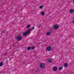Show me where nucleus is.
<instances>
[{"mask_svg": "<svg viewBox=\"0 0 74 74\" xmlns=\"http://www.w3.org/2000/svg\"><path fill=\"white\" fill-rule=\"evenodd\" d=\"M40 67L41 69H44L45 67V64L43 63H42L40 64Z\"/></svg>", "mask_w": 74, "mask_h": 74, "instance_id": "1", "label": "nucleus"}, {"mask_svg": "<svg viewBox=\"0 0 74 74\" xmlns=\"http://www.w3.org/2000/svg\"><path fill=\"white\" fill-rule=\"evenodd\" d=\"M27 50H30V49H34V47H27Z\"/></svg>", "mask_w": 74, "mask_h": 74, "instance_id": "2", "label": "nucleus"}, {"mask_svg": "<svg viewBox=\"0 0 74 74\" xmlns=\"http://www.w3.org/2000/svg\"><path fill=\"white\" fill-rule=\"evenodd\" d=\"M26 33H27V34H30V33H31L30 32V29L29 28L28 29H27Z\"/></svg>", "mask_w": 74, "mask_h": 74, "instance_id": "3", "label": "nucleus"}, {"mask_svg": "<svg viewBox=\"0 0 74 74\" xmlns=\"http://www.w3.org/2000/svg\"><path fill=\"white\" fill-rule=\"evenodd\" d=\"M17 39L18 41H21V39H22V37L20 36H18L17 38Z\"/></svg>", "mask_w": 74, "mask_h": 74, "instance_id": "4", "label": "nucleus"}, {"mask_svg": "<svg viewBox=\"0 0 74 74\" xmlns=\"http://www.w3.org/2000/svg\"><path fill=\"white\" fill-rule=\"evenodd\" d=\"M52 49V48L51 47H47L46 49L47 51H51V49Z\"/></svg>", "mask_w": 74, "mask_h": 74, "instance_id": "5", "label": "nucleus"}, {"mask_svg": "<svg viewBox=\"0 0 74 74\" xmlns=\"http://www.w3.org/2000/svg\"><path fill=\"white\" fill-rule=\"evenodd\" d=\"M54 29H58L59 27V26L58 25H55L54 26Z\"/></svg>", "mask_w": 74, "mask_h": 74, "instance_id": "6", "label": "nucleus"}, {"mask_svg": "<svg viewBox=\"0 0 74 74\" xmlns=\"http://www.w3.org/2000/svg\"><path fill=\"white\" fill-rule=\"evenodd\" d=\"M53 71H56L57 70V67H54L53 68Z\"/></svg>", "mask_w": 74, "mask_h": 74, "instance_id": "7", "label": "nucleus"}, {"mask_svg": "<svg viewBox=\"0 0 74 74\" xmlns=\"http://www.w3.org/2000/svg\"><path fill=\"white\" fill-rule=\"evenodd\" d=\"M65 67H67L68 66V64L67 63H65L64 64Z\"/></svg>", "mask_w": 74, "mask_h": 74, "instance_id": "8", "label": "nucleus"}, {"mask_svg": "<svg viewBox=\"0 0 74 74\" xmlns=\"http://www.w3.org/2000/svg\"><path fill=\"white\" fill-rule=\"evenodd\" d=\"M48 61L49 63H51V62H53V60L51 59H49L48 60Z\"/></svg>", "mask_w": 74, "mask_h": 74, "instance_id": "9", "label": "nucleus"}, {"mask_svg": "<svg viewBox=\"0 0 74 74\" xmlns=\"http://www.w3.org/2000/svg\"><path fill=\"white\" fill-rule=\"evenodd\" d=\"M74 11L73 10H70V13L71 14H73V13H74Z\"/></svg>", "mask_w": 74, "mask_h": 74, "instance_id": "10", "label": "nucleus"}, {"mask_svg": "<svg viewBox=\"0 0 74 74\" xmlns=\"http://www.w3.org/2000/svg\"><path fill=\"white\" fill-rule=\"evenodd\" d=\"M41 14L42 16H44V15H45V13H44V12H42L41 13Z\"/></svg>", "mask_w": 74, "mask_h": 74, "instance_id": "11", "label": "nucleus"}, {"mask_svg": "<svg viewBox=\"0 0 74 74\" xmlns=\"http://www.w3.org/2000/svg\"><path fill=\"white\" fill-rule=\"evenodd\" d=\"M27 34V32H25L23 34V36H26Z\"/></svg>", "mask_w": 74, "mask_h": 74, "instance_id": "12", "label": "nucleus"}, {"mask_svg": "<svg viewBox=\"0 0 74 74\" xmlns=\"http://www.w3.org/2000/svg\"><path fill=\"white\" fill-rule=\"evenodd\" d=\"M63 66H60L59 67V70H62V69H63Z\"/></svg>", "mask_w": 74, "mask_h": 74, "instance_id": "13", "label": "nucleus"}, {"mask_svg": "<svg viewBox=\"0 0 74 74\" xmlns=\"http://www.w3.org/2000/svg\"><path fill=\"white\" fill-rule=\"evenodd\" d=\"M50 34H51V32H49L47 33V36H49Z\"/></svg>", "mask_w": 74, "mask_h": 74, "instance_id": "14", "label": "nucleus"}, {"mask_svg": "<svg viewBox=\"0 0 74 74\" xmlns=\"http://www.w3.org/2000/svg\"><path fill=\"white\" fill-rule=\"evenodd\" d=\"M34 27H32V28H31V31H32L33 30H34Z\"/></svg>", "mask_w": 74, "mask_h": 74, "instance_id": "15", "label": "nucleus"}, {"mask_svg": "<svg viewBox=\"0 0 74 74\" xmlns=\"http://www.w3.org/2000/svg\"><path fill=\"white\" fill-rule=\"evenodd\" d=\"M43 8V6L42 5H40L39 6V8L40 9H41V8Z\"/></svg>", "mask_w": 74, "mask_h": 74, "instance_id": "16", "label": "nucleus"}, {"mask_svg": "<svg viewBox=\"0 0 74 74\" xmlns=\"http://www.w3.org/2000/svg\"><path fill=\"white\" fill-rule=\"evenodd\" d=\"M3 62H1V63H0V66H3Z\"/></svg>", "mask_w": 74, "mask_h": 74, "instance_id": "17", "label": "nucleus"}, {"mask_svg": "<svg viewBox=\"0 0 74 74\" xmlns=\"http://www.w3.org/2000/svg\"><path fill=\"white\" fill-rule=\"evenodd\" d=\"M30 27V25H28L27 26V28H29Z\"/></svg>", "mask_w": 74, "mask_h": 74, "instance_id": "18", "label": "nucleus"}, {"mask_svg": "<svg viewBox=\"0 0 74 74\" xmlns=\"http://www.w3.org/2000/svg\"><path fill=\"white\" fill-rule=\"evenodd\" d=\"M73 23H74V20L73 21Z\"/></svg>", "mask_w": 74, "mask_h": 74, "instance_id": "19", "label": "nucleus"}]
</instances>
